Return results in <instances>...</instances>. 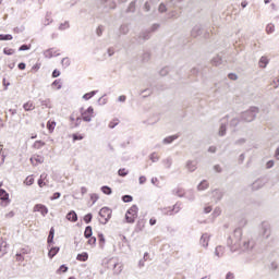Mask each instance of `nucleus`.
<instances>
[{
	"label": "nucleus",
	"mask_w": 279,
	"mask_h": 279,
	"mask_svg": "<svg viewBox=\"0 0 279 279\" xmlns=\"http://www.w3.org/2000/svg\"><path fill=\"white\" fill-rule=\"evenodd\" d=\"M227 279H234V275L231 274V272H228V274H227Z\"/></svg>",
	"instance_id": "51"
},
{
	"label": "nucleus",
	"mask_w": 279,
	"mask_h": 279,
	"mask_svg": "<svg viewBox=\"0 0 279 279\" xmlns=\"http://www.w3.org/2000/svg\"><path fill=\"white\" fill-rule=\"evenodd\" d=\"M149 225L150 226H156V218H150L149 219Z\"/></svg>",
	"instance_id": "50"
},
{
	"label": "nucleus",
	"mask_w": 279,
	"mask_h": 279,
	"mask_svg": "<svg viewBox=\"0 0 279 279\" xmlns=\"http://www.w3.org/2000/svg\"><path fill=\"white\" fill-rule=\"evenodd\" d=\"M274 32H276V25H274L272 23L268 24L266 26V34H274Z\"/></svg>",
	"instance_id": "19"
},
{
	"label": "nucleus",
	"mask_w": 279,
	"mask_h": 279,
	"mask_svg": "<svg viewBox=\"0 0 279 279\" xmlns=\"http://www.w3.org/2000/svg\"><path fill=\"white\" fill-rule=\"evenodd\" d=\"M5 217H14V211H10L9 214L5 215Z\"/></svg>",
	"instance_id": "53"
},
{
	"label": "nucleus",
	"mask_w": 279,
	"mask_h": 279,
	"mask_svg": "<svg viewBox=\"0 0 279 279\" xmlns=\"http://www.w3.org/2000/svg\"><path fill=\"white\" fill-rule=\"evenodd\" d=\"M269 64V59L267 57H262L259 60V66L260 69H265Z\"/></svg>",
	"instance_id": "14"
},
{
	"label": "nucleus",
	"mask_w": 279,
	"mask_h": 279,
	"mask_svg": "<svg viewBox=\"0 0 279 279\" xmlns=\"http://www.w3.org/2000/svg\"><path fill=\"white\" fill-rule=\"evenodd\" d=\"M60 252V247H51L48 252L49 258H53Z\"/></svg>",
	"instance_id": "15"
},
{
	"label": "nucleus",
	"mask_w": 279,
	"mask_h": 279,
	"mask_svg": "<svg viewBox=\"0 0 279 279\" xmlns=\"http://www.w3.org/2000/svg\"><path fill=\"white\" fill-rule=\"evenodd\" d=\"M99 240L104 243V241H106L105 239H104V235H99Z\"/></svg>",
	"instance_id": "56"
},
{
	"label": "nucleus",
	"mask_w": 279,
	"mask_h": 279,
	"mask_svg": "<svg viewBox=\"0 0 279 279\" xmlns=\"http://www.w3.org/2000/svg\"><path fill=\"white\" fill-rule=\"evenodd\" d=\"M205 213L206 214L213 213V207H210V206L205 207Z\"/></svg>",
	"instance_id": "49"
},
{
	"label": "nucleus",
	"mask_w": 279,
	"mask_h": 279,
	"mask_svg": "<svg viewBox=\"0 0 279 279\" xmlns=\"http://www.w3.org/2000/svg\"><path fill=\"white\" fill-rule=\"evenodd\" d=\"M117 125H119V119H113V120L109 123V128H111V129L117 128Z\"/></svg>",
	"instance_id": "34"
},
{
	"label": "nucleus",
	"mask_w": 279,
	"mask_h": 279,
	"mask_svg": "<svg viewBox=\"0 0 279 279\" xmlns=\"http://www.w3.org/2000/svg\"><path fill=\"white\" fill-rule=\"evenodd\" d=\"M0 199L2 202V206H8V204H10V194L3 189L0 190Z\"/></svg>",
	"instance_id": "5"
},
{
	"label": "nucleus",
	"mask_w": 279,
	"mask_h": 279,
	"mask_svg": "<svg viewBox=\"0 0 279 279\" xmlns=\"http://www.w3.org/2000/svg\"><path fill=\"white\" fill-rule=\"evenodd\" d=\"M52 88H54L56 90H60V88H62V80L58 78L54 80L51 84Z\"/></svg>",
	"instance_id": "11"
},
{
	"label": "nucleus",
	"mask_w": 279,
	"mask_h": 279,
	"mask_svg": "<svg viewBox=\"0 0 279 279\" xmlns=\"http://www.w3.org/2000/svg\"><path fill=\"white\" fill-rule=\"evenodd\" d=\"M145 8H146L147 11H149V4L146 3Z\"/></svg>",
	"instance_id": "58"
},
{
	"label": "nucleus",
	"mask_w": 279,
	"mask_h": 279,
	"mask_svg": "<svg viewBox=\"0 0 279 279\" xmlns=\"http://www.w3.org/2000/svg\"><path fill=\"white\" fill-rule=\"evenodd\" d=\"M276 158H277V160H279V147L276 150Z\"/></svg>",
	"instance_id": "55"
},
{
	"label": "nucleus",
	"mask_w": 279,
	"mask_h": 279,
	"mask_svg": "<svg viewBox=\"0 0 279 279\" xmlns=\"http://www.w3.org/2000/svg\"><path fill=\"white\" fill-rule=\"evenodd\" d=\"M136 219H138V206L132 205L125 214V221L126 223H134Z\"/></svg>",
	"instance_id": "1"
},
{
	"label": "nucleus",
	"mask_w": 279,
	"mask_h": 279,
	"mask_svg": "<svg viewBox=\"0 0 279 279\" xmlns=\"http://www.w3.org/2000/svg\"><path fill=\"white\" fill-rule=\"evenodd\" d=\"M8 254V242L1 241L0 242V258H3Z\"/></svg>",
	"instance_id": "7"
},
{
	"label": "nucleus",
	"mask_w": 279,
	"mask_h": 279,
	"mask_svg": "<svg viewBox=\"0 0 279 279\" xmlns=\"http://www.w3.org/2000/svg\"><path fill=\"white\" fill-rule=\"evenodd\" d=\"M126 97L125 96H120L119 101H125Z\"/></svg>",
	"instance_id": "54"
},
{
	"label": "nucleus",
	"mask_w": 279,
	"mask_h": 279,
	"mask_svg": "<svg viewBox=\"0 0 279 279\" xmlns=\"http://www.w3.org/2000/svg\"><path fill=\"white\" fill-rule=\"evenodd\" d=\"M128 173H130V172L125 168H122L118 171V175H120L121 178H125V175H128Z\"/></svg>",
	"instance_id": "26"
},
{
	"label": "nucleus",
	"mask_w": 279,
	"mask_h": 279,
	"mask_svg": "<svg viewBox=\"0 0 279 279\" xmlns=\"http://www.w3.org/2000/svg\"><path fill=\"white\" fill-rule=\"evenodd\" d=\"M214 169L217 173H221V166H215Z\"/></svg>",
	"instance_id": "48"
},
{
	"label": "nucleus",
	"mask_w": 279,
	"mask_h": 279,
	"mask_svg": "<svg viewBox=\"0 0 279 279\" xmlns=\"http://www.w3.org/2000/svg\"><path fill=\"white\" fill-rule=\"evenodd\" d=\"M140 184H145V182H147V178L145 177H140Z\"/></svg>",
	"instance_id": "44"
},
{
	"label": "nucleus",
	"mask_w": 279,
	"mask_h": 279,
	"mask_svg": "<svg viewBox=\"0 0 279 279\" xmlns=\"http://www.w3.org/2000/svg\"><path fill=\"white\" fill-rule=\"evenodd\" d=\"M93 97H95V92H89L83 96V99L88 101V99H93Z\"/></svg>",
	"instance_id": "29"
},
{
	"label": "nucleus",
	"mask_w": 279,
	"mask_h": 279,
	"mask_svg": "<svg viewBox=\"0 0 279 279\" xmlns=\"http://www.w3.org/2000/svg\"><path fill=\"white\" fill-rule=\"evenodd\" d=\"M45 178H47V174H41L40 179L38 180V186L43 189V186H47V183H45Z\"/></svg>",
	"instance_id": "20"
},
{
	"label": "nucleus",
	"mask_w": 279,
	"mask_h": 279,
	"mask_svg": "<svg viewBox=\"0 0 279 279\" xmlns=\"http://www.w3.org/2000/svg\"><path fill=\"white\" fill-rule=\"evenodd\" d=\"M74 128H77V123H74V125H73Z\"/></svg>",
	"instance_id": "60"
},
{
	"label": "nucleus",
	"mask_w": 279,
	"mask_h": 279,
	"mask_svg": "<svg viewBox=\"0 0 279 279\" xmlns=\"http://www.w3.org/2000/svg\"><path fill=\"white\" fill-rule=\"evenodd\" d=\"M159 12H167V7L165 4H160Z\"/></svg>",
	"instance_id": "42"
},
{
	"label": "nucleus",
	"mask_w": 279,
	"mask_h": 279,
	"mask_svg": "<svg viewBox=\"0 0 279 279\" xmlns=\"http://www.w3.org/2000/svg\"><path fill=\"white\" fill-rule=\"evenodd\" d=\"M56 234V229L51 228L49 235H48V244L51 245V243H53V236Z\"/></svg>",
	"instance_id": "18"
},
{
	"label": "nucleus",
	"mask_w": 279,
	"mask_h": 279,
	"mask_svg": "<svg viewBox=\"0 0 279 279\" xmlns=\"http://www.w3.org/2000/svg\"><path fill=\"white\" fill-rule=\"evenodd\" d=\"M60 192H56L53 195H52V197H51V199H58V198H60Z\"/></svg>",
	"instance_id": "45"
},
{
	"label": "nucleus",
	"mask_w": 279,
	"mask_h": 279,
	"mask_svg": "<svg viewBox=\"0 0 279 279\" xmlns=\"http://www.w3.org/2000/svg\"><path fill=\"white\" fill-rule=\"evenodd\" d=\"M132 196H130V195H124L123 197H122V201L125 203V204H128V203H130V202H132Z\"/></svg>",
	"instance_id": "36"
},
{
	"label": "nucleus",
	"mask_w": 279,
	"mask_h": 279,
	"mask_svg": "<svg viewBox=\"0 0 279 279\" xmlns=\"http://www.w3.org/2000/svg\"><path fill=\"white\" fill-rule=\"evenodd\" d=\"M247 2H242V8H246Z\"/></svg>",
	"instance_id": "57"
},
{
	"label": "nucleus",
	"mask_w": 279,
	"mask_h": 279,
	"mask_svg": "<svg viewBox=\"0 0 279 279\" xmlns=\"http://www.w3.org/2000/svg\"><path fill=\"white\" fill-rule=\"evenodd\" d=\"M85 223H90L93 221V214H87L84 216Z\"/></svg>",
	"instance_id": "31"
},
{
	"label": "nucleus",
	"mask_w": 279,
	"mask_h": 279,
	"mask_svg": "<svg viewBox=\"0 0 279 279\" xmlns=\"http://www.w3.org/2000/svg\"><path fill=\"white\" fill-rule=\"evenodd\" d=\"M264 3H269V0H264Z\"/></svg>",
	"instance_id": "59"
},
{
	"label": "nucleus",
	"mask_w": 279,
	"mask_h": 279,
	"mask_svg": "<svg viewBox=\"0 0 279 279\" xmlns=\"http://www.w3.org/2000/svg\"><path fill=\"white\" fill-rule=\"evenodd\" d=\"M33 213H40L43 217H46V215H49V208L43 204H36L33 208Z\"/></svg>",
	"instance_id": "4"
},
{
	"label": "nucleus",
	"mask_w": 279,
	"mask_h": 279,
	"mask_svg": "<svg viewBox=\"0 0 279 279\" xmlns=\"http://www.w3.org/2000/svg\"><path fill=\"white\" fill-rule=\"evenodd\" d=\"M112 217V209L108 207H102L99 211V221L100 223H108Z\"/></svg>",
	"instance_id": "2"
},
{
	"label": "nucleus",
	"mask_w": 279,
	"mask_h": 279,
	"mask_svg": "<svg viewBox=\"0 0 279 279\" xmlns=\"http://www.w3.org/2000/svg\"><path fill=\"white\" fill-rule=\"evenodd\" d=\"M1 147H2V146L0 145V151H1V149H2Z\"/></svg>",
	"instance_id": "61"
},
{
	"label": "nucleus",
	"mask_w": 279,
	"mask_h": 279,
	"mask_svg": "<svg viewBox=\"0 0 279 279\" xmlns=\"http://www.w3.org/2000/svg\"><path fill=\"white\" fill-rule=\"evenodd\" d=\"M0 3H1V0H0Z\"/></svg>",
	"instance_id": "62"
},
{
	"label": "nucleus",
	"mask_w": 279,
	"mask_h": 279,
	"mask_svg": "<svg viewBox=\"0 0 279 279\" xmlns=\"http://www.w3.org/2000/svg\"><path fill=\"white\" fill-rule=\"evenodd\" d=\"M32 184H34V177L29 175L25 179V185L26 186H32Z\"/></svg>",
	"instance_id": "25"
},
{
	"label": "nucleus",
	"mask_w": 279,
	"mask_h": 279,
	"mask_svg": "<svg viewBox=\"0 0 279 279\" xmlns=\"http://www.w3.org/2000/svg\"><path fill=\"white\" fill-rule=\"evenodd\" d=\"M66 27H69V23H65L64 25H61L60 29H66Z\"/></svg>",
	"instance_id": "52"
},
{
	"label": "nucleus",
	"mask_w": 279,
	"mask_h": 279,
	"mask_svg": "<svg viewBox=\"0 0 279 279\" xmlns=\"http://www.w3.org/2000/svg\"><path fill=\"white\" fill-rule=\"evenodd\" d=\"M76 260H78L80 263H86V260H88V254L86 252L77 254Z\"/></svg>",
	"instance_id": "9"
},
{
	"label": "nucleus",
	"mask_w": 279,
	"mask_h": 279,
	"mask_svg": "<svg viewBox=\"0 0 279 279\" xmlns=\"http://www.w3.org/2000/svg\"><path fill=\"white\" fill-rule=\"evenodd\" d=\"M23 108H24L25 112H32V110L36 109V105H34V101L28 100L27 102H25L23 105Z\"/></svg>",
	"instance_id": "8"
},
{
	"label": "nucleus",
	"mask_w": 279,
	"mask_h": 279,
	"mask_svg": "<svg viewBox=\"0 0 279 279\" xmlns=\"http://www.w3.org/2000/svg\"><path fill=\"white\" fill-rule=\"evenodd\" d=\"M226 134V126H220L219 135L223 136Z\"/></svg>",
	"instance_id": "38"
},
{
	"label": "nucleus",
	"mask_w": 279,
	"mask_h": 279,
	"mask_svg": "<svg viewBox=\"0 0 279 279\" xmlns=\"http://www.w3.org/2000/svg\"><path fill=\"white\" fill-rule=\"evenodd\" d=\"M12 35L8 34V35H3L0 34V40H12Z\"/></svg>",
	"instance_id": "33"
},
{
	"label": "nucleus",
	"mask_w": 279,
	"mask_h": 279,
	"mask_svg": "<svg viewBox=\"0 0 279 279\" xmlns=\"http://www.w3.org/2000/svg\"><path fill=\"white\" fill-rule=\"evenodd\" d=\"M34 149H41V147H45V142L43 141H36L33 145Z\"/></svg>",
	"instance_id": "23"
},
{
	"label": "nucleus",
	"mask_w": 279,
	"mask_h": 279,
	"mask_svg": "<svg viewBox=\"0 0 279 279\" xmlns=\"http://www.w3.org/2000/svg\"><path fill=\"white\" fill-rule=\"evenodd\" d=\"M93 204H95V202H97L99 199V196H97V194H93L90 197Z\"/></svg>",
	"instance_id": "39"
},
{
	"label": "nucleus",
	"mask_w": 279,
	"mask_h": 279,
	"mask_svg": "<svg viewBox=\"0 0 279 279\" xmlns=\"http://www.w3.org/2000/svg\"><path fill=\"white\" fill-rule=\"evenodd\" d=\"M14 49H12V48H4L3 49V53L5 54V56H14Z\"/></svg>",
	"instance_id": "28"
},
{
	"label": "nucleus",
	"mask_w": 279,
	"mask_h": 279,
	"mask_svg": "<svg viewBox=\"0 0 279 279\" xmlns=\"http://www.w3.org/2000/svg\"><path fill=\"white\" fill-rule=\"evenodd\" d=\"M47 130L52 134V132L56 130V121L49 120L47 122Z\"/></svg>",
	"instance_id": "13"
},
{
	"label": "nucleus",
	"mask_w": 279,
	"mask_h": 279,
	"mask_svg": "<svg viewBox=\"0 0 279 279\" xmlns=\"http://www.w3.org/2000/svg\"><path fill=\"white\" fill-rule=\"evenodd\" d=\"M28 49H32V45H22L20 48H19V51H28Z\"/></svg>",
	"instance_id": "35"
},
{
	"label": "nucleus",
	"mask_w": 279,
	"mask_h": 279,
	"mask_svg": "<svg viewBox=\"0 0 279 279\" xmlns=\"http://www.w3.org/2000/svg\"><path fill=\"white\" fill-rule=\"evenodd\" d=\"M228 77H229V80H238V76H236V74H234V73H230L229 75H228Z\"/></svg>",
	"instance_id": "43"
},
{
	"label": "nucleus",
	"mask_w": 279,
	"mask_h": 279,
	"mask_svg": "<svg viewBox=\"0 0 279 279\" xmlns=\"http://www.w3.org/2000/svg\"><path fill=\"white\" fill-rule=\"evenodd\" d=\"M31 162L34 165V167H38V165H43L45 162V157L41 155H34L31 157Z\"/></svg>",
	"instance_id": "6"
},
{
	"label": "nucleus",
	"mask_w": 279,
	"mask_h": 279,
	"mask_svg": "<svg viewBox=\"0 0 279 279\" xmlns=\"http://www.w3.org/2000/svg\"><path fill=\"white\" fill-rule=\"evenodd\" d=\"M87 239H88V241H87L88 245H95L97 243V238H95L93 235L90 238H87Z\"/></svg>",
	"instance_id": "32"
},
{
	"label": "nucleus",
	"mask_w": 279,
	"mask_h": 279,
	"mask_svg": "<svg viewBox=\"0 0 279 279\" xmlns=\"http://www.w3.org/2000/svg\"><path fill=\"white\" fill-rule=\"evenodd\" d=\"M60 75H61L60 70H53L52 77H60Z\"/></svg>",
	"instance_id": "37"
},
{
	"label": "nucleus",
	"mask_w": 279,
	"mask_h": 279,
	"mask_svg": "<svg viewBox=\"0 0 279 279\" xmlns=\"http://www.w3.org/2000/svg\"><path fill=\"white\" fill-rule=\"evenodd\" d=\"M208 151H210L211 154H215V151H217V147L210 146Z\"/></svg>",
	"instance_id": "47"
},
{
	"label": "nucleus",
	"mask_w": 279,
	"mask_h": 279,
	"mask_svg": "<svg viewBox=\"0 0 279 279\" xmlns=\"http://www.w3.org/2000/svg\"><path fill=\"white\" fill-rule=\"evenodd\" d=\"M38 71H40V63H36L31 69V73H38Z\"/></svg>",
	"instance_id": "30"
},
{
	"label": "nucleus",
	"mask_w": 279,
	"mask_h": 279,
	"mask_svg": "<svg viewBox=\"0 0 279 279\" xmlns=\"http://www.w3.org/2000/svg\"><path fill=\"white\" fill-rule=\"evenodd\" d=\"M177 138H178V135H171V136L166 137L163 140V143L166 145H169V144L173 143V141H177Z\"/></svg>",
	"instance_id": "16"
},
{
	"label": "nucleus",
	"mask_w": 279,
	"mask_h": 279,
	"mask_svg": "<svg viewBox=\"0 0 279 279\" xmlns=\"http://www.w3.org/2000/svg\"><path fill=\"white\" fill-rule=\"evenodd\" d=\"M101 191L105 195H111L112 194V189H110V186H102Z\"/></svg>",
	"instance_id": "24"
},
{
	"label": "nucleus",
	"mask_w": 279,
	"mask_h": 279,
	"mask_svg": "<svg viewBox=\"0 0 279 279\" xmlns=\"http://www.w3.org/2000/svg\"><path fill=\"white\" fill-rule=\"evenodd\" d=\"M271 167H274V160H269V161L266 163V169H271Z\"/></svg>",
	"instance_id": "41"
},
{
	"label": "nucleus",
	"mask_w": 279,
	"mask_h": 279,
	"mask_svg": "<svg viewBox=\"0 0 279 279\" xmlns=\"http://www.w3.org/2000/svg\"><path fill=\"white\" fill-rule=\"evenodd\" d=\"M20 71H25V63H20L19 65Z\"/></svg>",
	"instance_id": "46"
},
{
	"label": "nucleus",
	"mask_w": 279,
	"mask_h": 279,
	"mask_svg": "<svg viewBox=\"0 0 279 279\" xmlns=\"http://www.w3.org/2000/svg\"><path fill=\"white\" fill-rule=\"evenodd\" d=\"M81 117L83 121H92L95 117V109L93 107H88L87 109H81Z\"/></svg>",
	"instance_id": "3"
},
{
	"label": "nucleus",
	"mask_w": 279,
	"mask_h": 279,
	"mask_svg": "<svg viewBox=\"0 0 279 279\" xmlns=\"http://www.w3.org/2000/svg\"><path fill=\"white\" fill-rule=\"evenodd\" d=\"M186 168L189 169V171H195V169H197V163L193 161H189L186 165Z\"/></svg>",
	"instance_id": "21"
},
{
	"label": "nucleus",
	"mask_w": 279,
	"mask_h": 279,
	"mask_svg": "<svg viewBox=\"0 0 279 279\" xmlns=\"http://www.w3.org/2000/svg\"><path fill=\"white\" fill-rule=\"evenodd\" d=\"M69 271V267L65 265H61L60 268L57 270V274H66Z\"/></svg>",
	"instance_id": "27"
},
{
	"label": "nucleus",
	"mask_w": 279,
	"mask_h": 279,
	"mask_svg": "<svg viewBox=\"0 0 279 279\" xmlns=\"http://www.w3.org/2000/svg\"><path fill=\"white\" fill-rule=\"evenodd\" d=\"M208 186H209L208 181L204 180L198 184V191H206Z\"/></svg>",
	"instance_id": "17"
},
{
	"label": "nucleus",
	"mask_w": 279,
	"mask_h": 279,
	"mask_svg": "<svg viewBox=\"0 0 279 279\" xmlns=\"http://www.w3.org/2000/svg\"><path fill=\"white\" fill-rule=\"evenodd\" d=\"M70 120H71V121H76V123L80 122V121H82L81 118H77V117L75 118L74 114L71 116Z\"/></svg>",
	"instance_id": "40"
},
{
	"label": "nucleus",
	"mask_w": 279,
	"mask_h": 279,
	"mask_svg": "<svg viewBox=\"0 0 279 279\" xmlns=\"http://www.w3.org/2000/svg\"><path fill=\"white\" fill-rule=\"evenodd\" d=\"M85 239H90L93 236V227L88 226L84 231Z\"/></svg>",
	"instance_id": "12"
},
{
	"label": "nucleus",
	"mask_w": 279,
	"mask_h": 279,
	"mask_svg": "<svg viewBox=\"0 0 279 279\" xmlns=\"http://www.w3.org/2000/svg\"><path fill=\"white\" fill-rule=\"evenodd\" d=\"M72 138H73V143H75V141H84V135L80 133H74L72 134Z\"/></svg>",
	"instance_id": "22"
},
{
	"label": "nucleus",
	"mask_w": 279,
	"mask_h": 279,
	"mask_svg": "<svg viewBox=\"0 0 279 279\" xmlns=\"http://www.w3.org/2000/svg\"><path fill=\"white\" fill-rule=\"evenodd\" d=\"M66 219L68 221L75 222L77 221V214L74 210H72L66 215Z\"/></svg>",
	"instance_id": "10"
}]
</instances>
